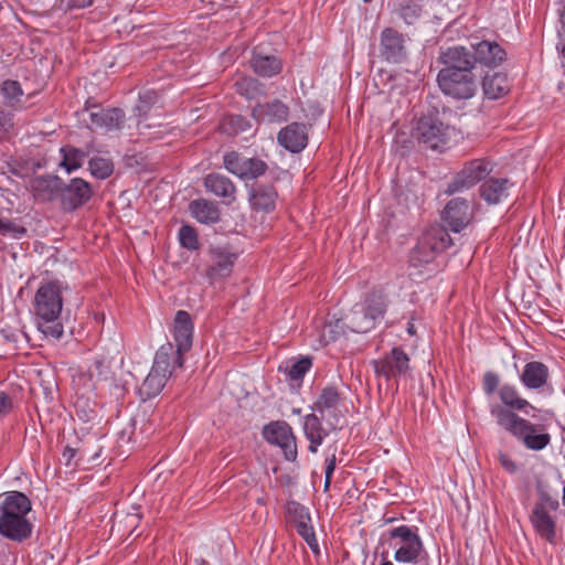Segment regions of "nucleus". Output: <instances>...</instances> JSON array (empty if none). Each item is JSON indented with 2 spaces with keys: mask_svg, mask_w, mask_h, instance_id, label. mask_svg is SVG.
Masks as SVG:
<instances>
[{
  "mask_svg": "<svg viewBox=\"0 0 565 565\" xmlns=\"http://www.w3.org/2000/svg\"><path fill=\"white\" fill-rule=\"evenodd\" d=\"M90 173L100 180L107 179L114 171V164L110 159L103 157H93L88 161Z\"/></svg>",
  "mask_w": 565,
  "mask_h": 565,
  "instance_id": "obj_43",
  "label": "nucleus"
},
{
  "mask_svg": "<svg viewBox=\"0 0 565 565\" xmlns=\"http://www.w3.org/2000/svg\"><path fill=\"white\" fill-rule=\"evenodd\" d=\"M559 20H561L562 29L565 32V8L563 9V11L561 13Z\"/></svg>",
  "mask_w": 565,
  "mask_h": 565,
  "instance_id": "obj_61",
  "label": "nucleus"
},
{
  "mask_svg": "<svg viewBox=\"0 0 565 565\" xmlns=\"http://www.w3.org/2000/svg\"><path fill=\"white\" fill-rule=\"evenodd\" d=\"M94 195L89 182L82 178H73L67 183L62 180L60 206L66 213H72L85 205Z\"/></svg>",
  "mask_w": 565,
  "mask_h": 565,
  "instance_id": "obj_11",
  "label": "nucleus"
},
{
  "mask_svg": "<svg viewBox=\"0 0 565 565\" xmlns=\"http://www.w3.org/2000/svg\"><path fill=\"white\" fill-rule=\"evenodd\" d=\"M94 0H70L71 7L74 8H86L92 6Z\"/></svg>",
  "mask_w": 565,
  "mask_h": 565,
  "instance_id": "obj_57",
  "label": "nucleus"
},
{
  "mask_svg": "<svg viewBox=\"0 0 565 565\" xmlns=\"http://www.w3.org/2000/svg\"><path fill=\"white\" fill-rule=\"evenodd\" d=\"M252 116L259 122L280 124L288 119L289 107L276 98L256 104L252 109Z\"/></svg>",
  "mask_w": 565,
  "mask_h": 565,
  "instance_id": "obj_21",
  "label": "nucleus"
},
{
  "mask_svg": "<svg viewBox=\"0 0 565 565\" xmlns=\"http://www.w3.org/2000/svg\"><path fill=\"white\" fill-rule=\"evenodd\" d=\"M361 306L376 322V320L383 318L386 312V297L381 291H372L366 296L364 302L361 303Z\"/></svg>",
  "mask_w": 565,
  "mask_h": 565,
  "instance_id": "obj_38",
  "label": "nucleus"
},
{
  "mask_svg": "<svg viewBox=\"0 0 565 565\" xmlns=\"http://www.w3.org/2000/svg\"><path fill=\"white\" fill-rule=\"evenodd\" d=\"M287 521L295 527L296 532L305 540L310 550L319 553V544L312 526L309 509L299 502L289 501L286 504Z\"/></svg>",
  "mask_w": 565,
  "mask_h": 565,
  "instance_id": "obj_13",
  "label": "nucleus"
},
{
  "mask_svg": "<svg viewBox=\"0 0 565 565\" xmlns=\"http://www.w3.org/2000/svg\"><path fill=\"white\" fill-rule=\"evenodd\" d=\"M423 245H422V238L419 237L418 242H417V245L413 248L412 253H411V258H409V263L412 266H422L424 264H429L431 263L436 255L438 254V252L436 250H430V248H422Z\"/></svg>",
  "mask_w": 565,
  "mask_h": 565,
  "instance_id": "obj_45",
  "label": "nucleus"
},
{
  "mask_svg": "<svg viewBox=\"0 0 565 565\" xmlns=\"http://www.w3.org/2000/svg\"><path fill=\"white\" fill-rule=\"evenodd\" d=\"M239 253V249L232 244H218L214 247V280L216 277L226 278L231 276Z\"/></svg>",
  "mask_w": 565,
  "mask_h": 565,
  "instance_id": "obj_25",
  "label": "nucleus"
},
{
  "mask_svg": "<svg viewBox=\"0 0 565 565\" xmlns=\"http://www.w3.org/2000/svg\"><path fill=\"white\" fill-rule=\"evenodd\" d=\"M189 211L200 223L209 224L212 221V205L206 200H193L189 204Z\"/></svg>",
  "mask_w": 565,
  "mask_h": 565,
  "instance_id": "obj_42",
  "label": "nucleus"
},
{
  "mask_svg": "<svg viewBox=\"0 0 565 565\" xmlns=\"http://www.w3.org/2000/svg\"><path fill=\"white\" fill-rule=\"evenodd\" d=\"M412 137L425 147L437 150L449 141L450 127L439 118L437 111H430L416 121Z\"/></svg>",
  "mask_w": 565,
  "mask_h": 565,
  "instance_id": "obj_6",
  "label": "nucleus"
},
{
  "mask_svg": "<svg viewBox=\"0 0 565 565\" xmlns=\"http://www.w3.org/2000/svg\"><path fill=\"white\" fill-rule=\"evenodd\" d=\"M252 128L250 121L238 114H228L222 117L218 124V130L222 134L234 137Z\"/></svg>",
  "mask_w": 565,
  "mask_h": 565,
  "instance_id": "obj_34",
  "label": "nucleus"
},
{
  "mask_svg": "<svg viewBox=\"0 0 565 565\" xmlns=\"http://www.w3.org/2000/svg\"><path fill=\"white\" fill-rule=\"evenodd\" d=\"M1 498L0 535L15 543L26 541L33 532V523L28 518L31 500L20 491L4 492Z\"/></svg>",
  "mask_w": 565,
  "mask_h": 565,
  "instance_id": "obj_2",
  "label": "nucleus"
},
{
  "mask_svg": "<svg viewBox=\"0 0 565 565\" xmlns=\"http://www.w3.org/2000/svg\"><path fill=\"white\" fill-rule=\"evenodd\" d=\"M174 355V348L170 343L162 345L156 352L152 367L139 387L142 399H149L159 395L174 367L182 366L183 359Z\"/></svg>",
  "mask_w": 565,
  "mask_h": 565,
  "instance_id": "obj_5",
  "label": "nucleus"
},
{
  "mask_svg": "<svg viewBox=\"0 0 565 565\" xmlns=\"http://www.w3.org/2000/svg\"><path fill=\"white\" fill-rule=\"evenodd\" d=\"M312 361L309 356L301 358L290 365H286L284 371L291 381H301L305 374L310 370Z\"/></svg>",
  "mask_w": 565,
  "mask_h": 565,
  "instance_id": "obj_44",
  "label": "nucleus"
},
{
  "mask_svg": "<svg viewBox=\"0 0 565 565\" xmlns=\"http://www.w3.org/2000/svg\"><path fill=\"white\" fill-rule=\"evenodd\" d=\"M331 480H332V478H328V477L324 478V484H323V491L324 492L329 491L330 486H331Z\"/></svg>",
  "mask_w": 565,
  "mask_h": 565,
  "instance_id": "obj_59",
  "label": "nucleus"
},
{
  "mask_svg": "<svg viewBox=\"0 0 565 565\" xmlns=\"http://www.w3.org/2000/svg\"><path fill=\"white\" fill-rule=\"evenodd\" d=\"M441 220L452 232H461L472 220L470 203L462 198L450 200L441 213Z\"/></svg>",
  "mask_w": 565,
  "mask_h": 565,
  "instance_id": "obj_16",
  "label": "nucleus"
},
{
  "mask_svg": "<svg viewBox=\"0 0 565 565\" xmlns=\"http://www.w3.org/2000/svg\"><path fill=\"white\" fill-rule=\"evenodd\" d=\"M512 182L507 178H489L480 188V196L489 204H498L509 195Z\"/></svg>",
  "mask_w": 565,
  "mask_h": 565,
  "instance_id": "obj_27",
  "label": "nucleus"
},
{
  "mask_svg": "<svg viewBox=\"0 0 565 565\" xmlns=\"http://www.w3.org/2000/svg\"><path fill=\"white\" fill-rule=\"evenodd\" d=\"M77 450L70 446H66L63 450L62 457L65 460L66 465H70L72 459L76 456Z\"/></svg>",
  "mask_w": 565,
  "mask_h": 565,
  "instance_id": "obj_56",
  "label": "nucleus"
},
{
  "mask_svg": "<svg viewBox=\"0 0 565 565\" xmlns=\"http://www.w3.org/2000/svg\"><path fill=\"white\" fill-rule=\"evenodd\" d=\"M150 128V125L145 122L142 119L138 120V129L141 135H146V129Z\"/></svg>",
  "mask_w": 565,
  "mask_h": 565,
  "instance_id": "obj_58",
  "label": "nucleus"
},
{
  "mask_svg": "<svg viewBox=\"0 0 565 565\" xmlns=\"http://www.w3.org/2000/svg\"><path fill=\"white\" fill-rule=\"evenodd\" d=\"M342 403V394L335 386H326L317 401L312 405V409L326 417L332 428H337L340 419L343 417L339 412V406Z\"/></svg>",
  "mask_w": 565,
  "mask_h": 565,
  "instance_id": "obj_15",
  "label": "nucleus"
},
{
  "mask_svg": "<svg viewBox=\"0 0 565 565\" xmlns=\"http://www.w3.org/2000/svg\"><path fill=\"white\" fill-rule=\"evenodd\" d=\"M179 242L183 248L195 250L199 248V237L195 228L189 224H184L179 230Z\"/></svg>",
  "mask_w": 565,
  "mask_h": 565,
  "instance_id": "obj_46",
  "label": "nucleus"
},
{
  "mask_svg": "<svg viewBox=\"0 0 565 565\" xmlns=\"http://www.w3.org/2000/svg\"><path fill=\"white\" fill-rule=\"evenodd\" d=\"M60 152L62 154V161L60 166L64 168L67 173H72L73 171L79 169L88 156V152H85L71 145L62 147Z\"/></svg>",
  "mask_w": 565,
  "mask_h": 565,
  "instance_id": "obj_36",
  "label": "nucleus"
},
{
  "mask_svg": "<svg viewBox=\"0 0 565 565\" xmlns=\"http://www.w3.org/2000/svg\"><path fill=\"white\" fill-rule=\"evenodd\" d=\"M439 61L445 66L443 70L458 72H472L476 65L473 54L461 45L443 49L439 54Z\"/></svg>",
  "mask_w": 565,
  "mask_h": 565,
  "instance_id": "obj_17",
  "label": "nucleus"
},
{
  "mask_svg": "<svg viewBox=\"0 0 565 565\" xmlns=\"http://www.w3.org/2000/svg\"><path fill=\"white\" fill-rule=\"evenodd\" d=\"M437 82L445 95L456 99H469L475 96L478 88L472 72L440 70Z\"/></svg>",
  "mask_w": 565,
  "mask_h": 565,
  "instance_id": "obj_7",
  "label": "nucleus"
},
{
  "mask_svg": "<svg viewBox=\"0 0 565 565\" xmlns=\"http://www.w3.org/2000/svg\"><path fill=\"white\" fill-rule=\"evenodd\" d=\"M422 14V7L414 1H407L398 9V15L407 24H413Z\"/></svg>",
  "mask_w": 565,
  "mask_h": 565,
  "instance_id": "obj_48",
  "label": "nucleus"
},
{
  "mask_svg": "<svg viewBox=\"0 0 565 565\" xmlns=\"http://www.w3.org/2000/svg\"><path fill=\"white\" fill-rule=\"evenodd\" d=\"M407 333H408L409 335H414V334L416 333V329H415L414 323L408 322V326H407Z\"/></svg>",
  "mask_w": 565,
  "mask_h": 565,
  "instance_id": "obj_60",
  "label": "nucleus"
},
{
  "mask_svg": "<svg viewBox=\"0 0 565 565\" xmlns=\"http://www.w3.org/2000/svg\"><path fill=\"white\" fill-rule=\"evenodd\" d=\"M422 238V248H430L439 253L445 252L452 245V241L447 230L440 225H434L427 228Z\"/></svg>",
  "mask_w": 565,
  "mask_h": 565,
  "instance_id": "obj_30",
  "label": "nucleus"
},
{
  "mask_svg": "<svg viewBox=\"0 0 565 565\" xmlns=\"http://www.w3.org/2000/svg\"><path fill=\"white\" fill-rule=\"evenodd\" d=\"M380 54L390 63H402L407 58L406 38L393 28L381 32Z\"/></svg>",
  "mask_w": 565,
  "mask_h": 565,
  "instance_id": "obj_14",
  "label": "nucleus"
},
{
  "mask_svg": "<svg viewBox=\"0 0 565 565\" xmlns=\"http://www.w3.org/2000/svg\"><path fill=\"white\" fill-rule=\"evenodd\" d=\"M239 222H242V215L236 209L227 206L226 211L222 212L214 206V224H220V231L224 233L234 232Z\"/></svg>",
  "mask_w": 565,
  "mask_h": 565,
  "instance_id": "obj_37",
  "label": "nucleus"
},
{
  "mask_svg": "<svg viewBox=\"0 0 565 565\" xmlns=\"http://www.w3.org/2000/svg\"><path fill=\"white\" fill-rule=\"evenodd\" d=\"M93 108L97 110H93L89 113V118L92 125L96 129L105 130L106 132L120 130L124 127L126 121V116L122 109L120 108H100L97 105H94Z\"/></svg>",
  "mask_w": 565,
  "mask_h": 565,
  "instance_id": "obj_20",
  "label": "nucleus"
},
{
  "mask_svg": "<svg viewBox=\"0 0 565 565\" xmlns=\"http://www.w3.org/2000/svg\"><path fill=\"white\" fill-rule=\"evenodd\" d=\"M372 364L375 374L386 381H397L408 375L411 371V359L399 347H395L382 358L373 360Z\"/></svg>",
  "mask_w": 565,
  "mask_h": 565,
  "instance_id": "obj_9",
  "label": "nucleus"
},
{
  "mask_svg": "<svg viewBox=\"0 0 565 565\" xmlns=\"http://www.w3.org/2000/svg\"><path fill=\"white\" fill-rule=\"evenodd\" d=\"M26 233V228L17 222L7 218L0 217V235L2 236H11L14 238H20Z\"/></svg>",
  "mask_w": 565,
  "mask_h": 565,
  "instance_id": "obj_47",
  "label": "nucleus"
},
{
  "mask_svg": "<svg viewBox=\"0 0 565 565\" xmlns=\"http://www.w3.org/2000/svg\"><path fill=\"white\" fill-rule=\"evenodd\" d=\"M61 184L62 179L57 175H39L31 181V192L39 202H52L60 200Z\"/></svg>",
  "mask_w": 565,
  "mask_h": 565,
  "instance_id": "obj_23",
  "label": "nucleus"
},
{
  "mask_svg": "<svg viewBox=\"0 0 565 565\" xmlns=\"http://www.w3.org/2000/svg\"><path fill=\"white\" fill-rule=\"evenodd\" d=\"M498 459H499V462H500L501 467L508 473L513 475V473H515L518 471L519 467H518L516 462L514 460H512V458L509 455L500 451L499 456H498Z\"/></svg>",
  "mask_w": 565,
  "mask_h": 565,
  "instance_id": "obj_51",
  "label": "nucleus"
},
{
  "mask_svg": "<svg viewBox=\"0 0 565 565\" xmlns=\"http://www.w3.org/2000/svg\"><path fill=\"white\" fill-rule=\"evenodd\" d=\"M520 382L527 390L541 391L550 382V370L543 362H527L520 374Z\"/></svg>",
  "mask_w": 565,
  "mask_h": 565,
  "instance_id": "obj_24",
  "label": "nucleus"
},
{
  "mask_svg": "<svg viewBox=\"0 0 565 565\" xmlns=\"http://www.w3.org/2000/svg\"><path fill=\"white\" fill-rule=\"evenodd\" d=\"M303 434L309 440L308 450L311 454L318 451L319 446L322 445L328 431L323 428L321 419L315 414H308L303 417Z\"/></svg>",
  "mask_w": 565,
  "mask_h": 565,
  "instance_id": "obj_29",
  "label": "nucleus"
},
{
  "mask_svg": "<svg viewBox=\"0 0 565 565\" xmlns=\"http://www.w3.org/2000/svg\"><path fill=\"white\" fill-rule=\"evenodd\" d=\"M561 56L565 60V44L559 50Z\"/></svg>",
  "mask_w": 565,
  "mask_h": 565,
  "instance_id": "obj_64",
  "label": "nucleus"
},
{
  "mask_svg": "<svg viewBox=\"0 0 565 565\" xmlns=\"http://www.w3.org/2000/svg\"><path fill=\"white\" fill-rule=\"evenodd\" d=\"M223 166L242 180H254L264 175L268 164L259 158H246L238 151H228L223 156Z\"/></svg>",
  "mask_w": 565,
  "mask_h": 565,
  "instance_id": "obj_10",
  "label": "nucleus"
},
{
  "mask_svg": "<svg viewBox=\"0 0 565 565\" xmlns=\"http://www.w3.org/2000/svg\"><path fill=\"white\" fill-rule=\"evenodd\" d=\"M65 288H67L65 286ZM63 284L60 280H52L42 284L34 296V313L38 319V327L46 337L60 339L63 335V324L60 316L63 309L62 291Z\"/></svg>",
  "mask_w": 565,
  "mask_h": 565,
  "instance_id": "obj_3",
  "label": "nucleus"
},
{
  "mask_svg": "<svg viewBox=\"0 0 565 565\" xmlns=\"http://www.w3.org/2000/svg\"><path fill=\"white\" fill-rule=\"evenodd\" d=\"M475 64L494 68L501 65L507 58L505 50L494 41H480L471 45Z\"/></svg>",
  "mask_w": 565,
  "mask_h": 565,
  "instance_id": "obj_18",
  "label": "nucleus"
},
{
  "mask_svg": "<svg viewBox=\"0 0 565 565\" xmlns=\"http://www.w3.org/2000/svg\"><path fill=\"white\" fill-rule=\"evenodd\" d=\"M141 515L136 513H128L124 520L119 521V525L124 524L125 529L129 530V535H132L136 531L137 526L139 525Z\"/></svg>",
  "mask_w": 565,
  "mask_h": 565,
  "instance_id": "obj_50",
  "label": "nucleus"
},
{
  "mask_svg": "<svg viewBox=\"0 0 565 565\" xmlns=\"http://www.w3.org/2000/svg\"><path fill=\"white\" fill-rule=\"evenodd\" d=\"M250 67L259 76L273 77L281 72L282 63L275 55H263L255 51L250 60Z\"/></svg>",
  "mask_w": 565,
  "mask_h": 565,
  "instance_id": "obj_32",
  "label": "nucleus"
},
{
  "mask_svg": "<svg viewBox=\"0 0 565 565\" xmlns=\"http://www.w3.org/2000/svg\"><path fill=\"white\" fill-rule=\"evenodd\" d=\"M14 127L12 111H4L0 109V129L4 132H10Z\"/></svg>",
  "mask_w": 565,
  "mask_h": 565,
  "instance_id": "obj_52",
  "label": "nucleus"
},
{
  "mask_svg": "<svg viewBox=\"0 0 565 565\" xmlns=\"http://www.w3.org/2000/svg\"><path fill=\"white\" fill-rule=\"evenodd\" d=\"M381 565H394V564H393V562H392V561H390V559H386V558H385V559L381 563Z\"/></svg>",
  "mask_w": 565,
  "mask_h": 565,
  "instance_id": "obj_63",
  "label": "nucleus"
},
{
  "mask_svg": "<svg viewBox=\"0 0 565 565\" xmlns=\"http://www.w3.org/2000/svg\"><path fill=\"white\" fill-rule=\"evenodd\" d=\"M550 510H545L540 505H534L530 514V521L536 531V533L547 542L552 543L555 539V521L548 513Z\"/></svg>",
  "mask_w": 565,
  "mask_h": 565,
  "instance_id": "obj_28",
  "label": "nucleus"
},
{
  "mask_svg": "<svg viewBox=\"0 0 565 565\" xmlns=\"http://www.w3.org/2000/svg\"><path fill=\"white\" fill-rule=\"evenodd\" d=\"M263 437L271 445L278 446L288 461H295L298 456L296 436L291 426L284 422H271L264 426Z\"/></svg>",
  "mask_w": 565,
  "mask_h": 565,
  "instance_id": "obj_12",
  "label": "nucleus"
},
{
  "mask_svg": "<svg viewBox=\"0 0 565 565\" xmlns=\"http://www.w3.org/2000/svg\"><path fill=\"white\" fill-rule=\"evenodd\" d=\"M13 408V401L9 394L0 391V417L7 416Z\"/></svg>",
  "mask_w": 565,
  "mask_h": 565,
  "instance_id": "obj_53",
  "label": "nucleus"
},
{
  "mask_svg": "<svg viewBox=\"0 0 565 565\" xmlns=\"http://www.w3.org/2000/svg\"><path fill=\"white\" fill-rule=\"evenodd\" d=\"M348 327V321L345 322L342 319H330L328 320L321 329L320 333V342L322 344H329L330 342H334L340 337L345 334V328Z\"/></svg>",
  "mask_w": 565,
  "mask_h": 565,
  "instance_id": "obj_41",
  "label": "nucleus"
},
{
  "mask_svg": "<svg viewBox=\"0 0 565 565\" xmlns=\"http://www.w3.org/2000/svg\"><path fill=\"white\" fill-rule=\"evenodd\" d=\"M345 320L348 321V328L356 333H365L375 327V321L361 305H355Z\"/></svg>",
  "mask_w": 565,
  "mask_h": 565,
  "instance_id": "obj_33",
  "label": "nucleus"
},
{
  "mask_svg": "<svg viewBox=\"0 0 565 565\" xmlns=\"http://www.w3.org/2000/svg\"><path fill=\"white\" fill-rule=\"evenodd\" d=\"M482 87L488 98L497 99L509 92L508 77L501 73L484 76Z\"/></svg>",
  "mask_w": 565,
  "mask_h": 565,
  "instance_id": "obj_35",
  "label": "nucleus"
},
{
  "mask_svg": "<svg viewBox=\"0 0 565 565\" xmlns=\"http://www.w3.org/2000/svg\"><path fill=\"white\" fill-rule=\"evenodd\" d=\"M214 195L222 198V203L231 206L236 201V186L227 177L214 173Z\"/></svg>",
  "mask_w": 565,
  "mask_h": 565,
  "instance_id": "obj_39",
  "label": "nucleus"
},
{
  "mask_svg": "<svg viewBox=\"0 0 565 565\" xmlns=\"http://www.w3.org/2000/svg\"><path fill=\"white\" fill-rule=\"evenodd\" d=\"M324 463H326V470H324L326 477L332 478L333 472H334L335 467H337V457H335V455L333 454L331 457L327 458Z\"/></svg>",
  "mask_w": 565,
  "mask_h": 565,
  "instance_id": "obj_55",
  "label": "nucleus"
},
{
  "mask_svg": "<svg viewBox=\"0 0 565 565\" xmlns=\"http://www.w3.org/2000/svg\"><path fill=\"white\" fill-rule=\"evenodd\" d=\"M235 90L246 99H255L265 95L263 84L254 77H241L234 83Z\"/></svg>",
  "mask_w": 565,
  "mask_h": 565,
  "instance_id": "obj_40",
  "label": "nucleus"
},
{
  "mask_svg": "<svg viewBox=\"0 0 565 565\" xmlns=\"http://www.w3.org/2000/svg\"><path fill=\"white\" fill-rule=\"evenodd\" d=\"M173 337L177 345L174 356H181L182 353L190 350L193 337V323L189 312L179 310L174 318Z\"/></svg>",
  "mask_w": 565,
  "mask_h": 565,
  "instance_id": "obj_22",
  "label": "nucleus"
},
{
  "mask_svg": "<svg viewBox=\"0 0 565 565\" xmlns=\"http://www.w3.org/2000/svg\"><path fill=\"white\" fill-rule=\"evenodd\" d=\"M493 170V164L486 158L472 159L465 163L463 168L448 184L446 193L454 194L470 189L483 180Z\"/></svg>",
  "mask_w": 565,
  "mask_h": 565,
  "instance_id": "obj_8",
  "label": "nucleus"
},
{
  "mask_svg": "<svg viewBox=\"0 0 565 565\" xmlns=\"http://www.w3.org/2000/svg\"><path fill=\"white\" fill-rule=\"evenodd\" d=\"M536 491L539 500L535 502L534 505H540L543 509L550 511H556L559 508V502L557 498L552 497L542 484H537Z\"/></svg>",
  "mask_w": 565,
  "mask_h": 565,
  "instance_id": "obj_49",
  "label": "nucleus"
},
{
  "mask_svg": "<svg viewBox=\"0 0 565 565\" xmlns=\"http://www.w3.org/2000/svg\"><path fill=\"white\" fill-rule=\"evenodd\" d=\"M0 96L2 98L3 105L8 107L11 111H18L24 108V90L20 82L14 79H6L1 82Z\"/></svg>",
  "mask_w": 565,
  "mask_h": 565,
  "instance_id": "obj_31",
  "label": "nucleus"
},
{
  "mask_svg": "<svg viewBox=\"0 0 565 565\" xmlns=\"http://www.w3.org/2000/svg\"><path fill=\"white\" fill-rule=\"evenodd\" d=\"M482 391L490 397L495 392L500 403H489V413L495 424L508 435L521 443L526 449L540 451L546 448L552 437L545 431L544 425H539L519 415L536 411L519 388L511 383L500 384V375L493 371H487L482 376Z\"/></svg>",
  "mask_w": 565,
  "mask_h": 565,
  "instance_id": "obj_1",
  "label": "nucleus"
},
{
  "mask_svg": "<svg viewBox=\"0 0 565 565\" xmlns=\"http://www.w3.org/2000/svg\"><path fill=\"white\" fill-rule=\"evenodd\" d=\"M277 191L270 184H256L249 191V203L253 210L269 213L276 207Z\"/></svg>",
  "mask_w": 565,
  "mask_h": 565,
  "instance_id": "obj_26",
  "label": "nucleus"
},
{
  "mask_svg": "<svg viewBox=\"0 0 565 565\" xmlns=\"http://www.w3.org/2000/svg\"><path fill=\"white\" fill-rule=\"evenodd\" d=\"M210 182H212V174H207L205 178H204V184L205 186L209 189L210 188Z\"/></svg>",
  "mask_w": 565,
  "mask_h": 565,
  "instance_id": "obj_62",
  "label": "nucleus"
},
{
  "mask_svg": "<svg viewBox=\"0 0 565 565\" xmlns=\"http://www.w3.org/2000/svg\"><path fill=\"white\" fill-rule=\"evenodd\" d=\"M151 100H152L151 93H146L145 95L140 96V104L137 106V110L139 111L140 117H141V113L142 114L147 113Z\"/></svg>",
  "mask_w": 565,
  "mask_h": 565,
  "instance_id": "obj_54",
  "label": "nucleus"
},
{
  "mask_svg": "<svg viewBox=\"0 0 565 565\" xmlns=\"http://www.w3.org/2000/svg\"><path fill=\"white\" fill-rule=\"evenodd\" d=\"M278 143L292 153H298L307 147L308 132L302 122H291L281 128L277 135Z\"/></svg>",
  "mask_w": 565,
  "mask_h": 565,
  "instance_id": "obj_19",
  "label": "nucleus"
},
{
  "mask_svg": "<svg viewBox=\"0 0 565 565\" xmlns=\"http://www.w3.org/2000/svg\"><path fill=\"white\" fill-rule=\"evenodd\" d=\"M382 541L394 550V559L398 564H419L429 556L415 525L402 524L384 532Z\"/></svg>",
  "mask_w": 565,
  "mask_h": 565,
  "instance_id": "obj_4",
  "label": "nucleus"
}]
</instances>
